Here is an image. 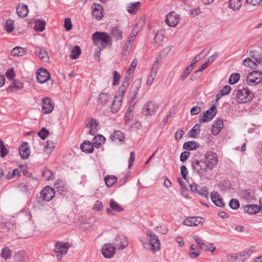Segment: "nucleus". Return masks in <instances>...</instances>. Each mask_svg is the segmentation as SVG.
<instances>
[{
    "label": "nucleus",
    "mask_w": 262,
    "mask_h": 262,
    "mask_svg": "<svg viewBox=\"0 0 262 262\" xmlns=\"http://www.w3.org/2000/svg\"><path fill=\"white\" fill-rule=\"evenodd\" d=\"M218 162L216 154L211 151H208L204 157L200 160H193L191 162V166L193 172L200 177H203L205 172L211 171L216 167Z\"/></svg>",
    "instance_id": "obj_1"
},
{
    "label": "nucleus",
    "mask_w": 262,
    "mask_h": 262,
    "mask_svg": "<svg viewBox=\"0 0 262 262\" xmlns=\"http://www.w3.org/2000/svg\"><path fill=\"white\" fill-rule=\"evenodd\" d=\"M92 38L96 46L101 45L105 48L112 45V38L106 33L96 32L92 35Z\"/></svg>",
    "instance_id": "obj_2"
},
{
    "label": "nucleus",
    "mask_w": 262,
    "mask_h": 262,
    "mask_svg": "<svg viewBox=\"0 0 262 262\" xmlns=\"http://www.w3.org/2000/svg\"><path fill=\"white\" fill-rule=\"evenodd\" d=\"M236 97L238 102L247 103L252 100L254 95L247 88H244L241 90H238Z\"/></svg>",
    "instance_id": "obj_3"
},
{
    "label": "nucleus",
    "mask_w": 262,
    "mask_h": 262,
    "mask_svg": "<svg viewBox=\"0 0 262 262\" xmlns=\"http://www.w3.org/2000/svg\"><path fill=\"white\" fill-rule=\"evenodd\" d=\"M262 80V73L258 71H253L249 73L247 77L248 85L254 86L259 83Z\"/></svg>",
    "instance_id": "obj_4"
},
{
    "label": "nucleus",
    "mask_w": 262,
    "mask_h": 262,
    "mask_svg": "<svg viewBox=\"0 0 262 262\" xmlns=\"http://www.w3.org/2000/svg\"><path fill=\"white\" fill-rule=\"evenodd\" d=\"M217 110L216 106L212 105L209 110L204 112L200 116L199 121L201 123L208 122L211 120L216 115Z\"/></svg>",
    "instance_id": "obj_5"
},
{
    "label": "nucleus",
    "mask_w": 262,
    "mask_h": 262,
    "mask_svg": "<svg viewBox=\"0 0 262 262\" xmlns=\"http://www.w3.org/2000/svg\"><path fill=\"white\" fill-rule=\"evenodd\" d=\"M158 106L151 101L147 102L143 105L142 108V114L146 118L155 115L156 113Z\"/></svg>",
    "instance_id": "obj_6"
},
{
    "label": "nucleus",
    "mask_w": 262,
    "mask_h": 262,
    "mask_svg": "<svg viewBox=\"0 0 262 262\" xmlns=\"http://www.w3.org/2000/svg\"><path fill=\"white\" fill-rule=\"evenodd\" d=\"M146 234L149 237L151 250L153 252L159 251L160 249V242L158 236L150 230H147Z\"/></svg>",
    "instance_id": "obj_7"
},
{
    "label": "nucleus",
    "mask_w": 262,
    "mask_h": 262,
    "mask_svg": "<svg viewBox=\"0 0 262 262\" xmlns=\"http://www.w3.org/2000/svg\"><path fill=\"white\" fill-rule=\"evenodd\" d=\"M71 247L69 243H64L57 242L55 244L54 251L56 253H60V255H57V257L58 259H61L62 255L66 254L67 252L68 249Z\"/></svg>",
    "instance_id": "obj_8"
},
{
    "label": "nucleus",
    "mask_w": 262,
    "mask_h": 262,
    "mask_svg": "<svg viewBox=\"0 0 262 262\" xmlns=\"http://www.w3.org/2000/svg\"><path fill=\"white\" fill-rule=\"evenodd\" d=\"M142 79L141 78L137 79L132 84L129 91V95L132 97L131 101H136L137 95L139 89L141 88Z\"/></svg>",
    "instance_id": "obj_9"
},
{
    "label": "nucleus",
    "mask_w": 262,
    "mask_h": 262,
    "mask_svg": "<svg viewBox=\"0 0 262 262\" xmlns=\"http://www.w3.org/2000/svg\"><path fill=\"white\" fill-rule=\"evenodd\" d=\"M180 21L179 15L175 12H170L165 18L166 24L171 27H174L178 25Z\"/></svg>",
    "instance_id": "obj_10"
},
{
    "label": "nucleus",
    "mask_w": 262,
    "mask_h": 262,
    "mask_svg": "<svg viewBox=\"0 0 262 262\" xmlns=\"http://www.w3.org/2000/svg\"><path fill=\"white\" fill-rule=\"evenodd\" d=\"M55 190L50 186L45 187L40 192L41 197L46 201H50L55 195Z\"/></svg>",
    "instance_id": "obj_11"
},
{
    "label": "nucleus",
    "mask_w": 262,
    "mask_h": 262,
    "mask_svg": "<svg viewBox=\"0 0 262 262\" xmlns=\"http://www.w3.org/2000/svg\"><path fill=\"white\" fill-rule=\"evenodd\" d=\"M36 78L39 83H43L50 79V74L47 70L40 68L36 72Z\"/></svg>",
    "instance_id": "obj_12"
},
{
    "label": "nucleus",
    "mask_w": 262,
    "mask_h": 262,
    "mask_svg": "<svg viewBox=\"0 0 262 262\" xmlns=\"http://www.w3.org/2000/svg\"><path fill=\"white\" fill-rule=\"evenodd\" d=\"M54 105L52 102V100L49 97L42 99V110L45 114L51 113L54 109Z\"/></svg>",
    "instance_id": "obj_13"
},
{
    "label": "nucleus",
    "mask_w": 262,
    "mask_h": 262,
    "mask_svg": "<svg viewBox=\"0 0 262 262\" xmlns=\"http://www.w3.org/2000/svg\"><path fill=\"white\" fill-rule=\"evenodd\" d=\"M115 247L111 244H106L102 247V253L105 257L111 258L116 253Z\"/></svg>",
    "instance_id": "obj_14"
},
{
    "label": "nucleus",
    "mask_w": 262,
    "mask_h": 262,
    "mask_svg": "<svg viewBox=\"0 0 262 262\" xmlns=\"http://www.w3.org/2000/svg\"><path fill=\"white\" fill-rule=\"evenodd\" d=\"M204 222V219L200 216L188 217L184 220L183 224L187 226H197Z\"/></svg>",
    "instance_id": "obj_15"
},
{
    "label": "nucleus",
    "mask_w": 262,
    "mask_h": 262,
    "mask_svg": "<svg viewBox=\"0 0 262 262\" xmlns=\"http://www.w3.org/2000/svg\"><path fill=\"white\" fill-rule=\"evenodd\" d=\"M92 15L98 20L101 19L103 16V7L101 4L94 3L93 6Z\"/></svg>",
    "instance_id": "obj_16"
},
{
    "label": "nucleus",
    "mask_w": 262,
    "mask_h": 262,
    "mask_svg": "<svg viewBox=\"0 0 262 262\" xmlns=\"http://www.w3.org/2000/svg\"><path fill=\"white\" fill-rule=\"evenodd\" d=\"M99 122L95 119H91L90 122L86 124V126L90 128L89 134L91 135H95L99 129Z\"/></svg>",
    "instance_id": "obj_17"
},
{
    "label": "nucleus",
    "mask_w": 262,
    "mask_h": 262,
    "mask_svg": "<svg viewBox=\"0 0 262 262\" xmlns=\"http://www.w3.org/2000/svg\"><path fill=\"white\" fill-rule=\"evenodd\" d=\"M211 199L216 206L220 207H224L225 206L223 199L217 192L213 191L211 193Z\"/></svg>",
    "instance_id": "obj_18"
},
{
    "label": "nucleus",
    "mask_w": 262,
    "mask_h": 262,
    "mask_svg": "<svg viewBox=\"0 0 262 262\" xmlns=\"http://www.w3.org/2000/svg\"><path fill=\"white\" fill-rule=\"evenodd\" d=\"M244 210L249 214H255L260 211V204H250L244 207Z\"/></svg>",
    "instance_id": "obj_19"
},
{
    "label": "nucleus",
    "mask_w": 262,
    "mask_h": 262,
    "mask_svg": "<svg viewBox=\"0 0 262 262\" xmlns=\"http://www.w3.org/2000/svg\"><path fill=\"white\" fill-rule=\"evenodd\" d=\"M19 153L20 157L23 159H26L29 157L30 154V151L27 143H24L20 146L19 148Z\"/></svg>",
    "instance_id": "obj_20"
},
{
    "label": "nucleus",
    "mask_w": 262,
    "mask_h": 262,
    "mask_svg": "<svg viewBox=\"0 0 262 262\" xmlns=\"http://www.w3.org/2000/svg\"><path fill=\"white\" fill-rule=\"evenodd\" d=\"M224 126L222 120L217 119L212 125V133L216 135L220 133Z\"/></svg>",
    "instance_id": "obj_21"
},
{
    "label": "nucleus",
    "mask_w": 262,
    "mask_h": 262,
    "mask_svg": "<svg viewBox=\"0 0 262 262\" xmlns=\"http://www.w3.org/2000/svg\"><path fill=\"white\" fill-rule=\"evenodd\" d=\"M24 87L23 83L20 82L18 80L14 79L11 82L9 87L7 88V91L11 92L14 91H19L22 89Z\"/></svg>",
    "instance_id": "obj_22"
},
{
    "label": "nucleus",
    "mask_w": 262,
    "mask_h": 262,
    "mask_svg": "<svg viewBox=\"0 0 262 262\" xmlns=\"http://www.w3.org/2000/svg\"><path fill=\"white\" fill-rule=\"evenodd\" d=\"M136 103V101H130L129 105L127 108L124 117V121L126 124L128 123L129 121L133 117V112L134 110V106Z\"/></svg>",
    "instance_id": "obj_23"
},
{
    "label": "nucleus",
    "mask_w": 262,
    "mask_h": 262,
    "mask_svg": "<svg viewBox=\"0 0 262 262\" xmlns=\"http://www.w3.org/2000/svg\"><path fill=\"white\" fill-rule=\"evenodd\" d=\"M94 147L93 143L88 140L84 141L80 145L81 150L88 153L93 152Z\"/></svg>",
    "instance_id": "obj_24"
},
{
    "label": "nucleus",
    "mask_w": 262,
    "mask_h": 262,
    "mask_svg": "<svg viewBox=\"0 0 262 262\" xmlns=\"http://www.w3.org/2000/svg\"><path fill=\"white\" fill-rule=\"evenodd\" d=\"M14 262H28V258L23 251L17 252L14 257Z\"/></svg>",
    "instance_id": "obj_25"
},
{
    "label": "nucleus",
    "mask_w": 262,
    "mask_h": 262,
    "mask_svg": "<svg viewBox=\"0 0 262 262\" xmlns=\"http://www.w3.org/2000/svg\"><path fill=\"white\" fill-rule=\"evenodd\" d=\"M111 98V95L104 91L102 92L98 96L99 102L102 105H106Z\"/></svg>",
    "instance_id": "obj_26"
},
{
    "label": "nucleus",
    "mask_w": 262,
    "mask_h": 262,
    "mask_svg": "<svg viewBox=\"0 0 262 262\" xmlns=\"http://www.w3.org/2000/svg\"><path fill=\"white\" fill-rule=\"evenodd\" d=\"M28 11V6L23 4L18 5L16 8L18 15L23 18L27 15Z\"/></svg>",
    "instance_id": "obj_27"
},
{
    "label": "nucleus",
    "mask_w": 262,
    "mask_h": 262,
    "mask_svg": "<svg viewBox=\"0 0 262 262\" xmlns=\"http://www.w3.org/2000/svg\"><path fill=\"white\" fill-rule=\"evenodd\" d=\"M199 146V144L195 141H188L183 144V148L187 150L196 149Z\"/></svg>",
    "instance_id": "obj_28"
},
{
    "label": "nucleus",
    "mask_w": 262,
    "mask_h": 262,
    "mask_svg": "<svg viewBox=\"0 0 262 262\" xmlns=\"http://www.w3.org/2000/svg\"><path fill=\"white\" fill-rule=\"evenodd\" d=\"M105 138L102 135L99 134L95 136L93 139V143L96 148H99V146L104 143Z\"/></svg>",
    "instance_id": "obj_29"
},
{
    "label": "nucleus",
    "mask_w": 262,
    "mask_h": 262,
    "mask_svg": "<svg viewBox=\"0 0 262 262\" xmlns=\"http://www.w3.org/2000/svg\"><path fill=\"white\" fill-rule=\"evenodd\" d=\"M228 6L234 11L238 10L242 6L241 0H230L228 2Z\"/></svg>",
    "instance_id": "obj_30"
},
{
    "label": "nucleus",
    "mask_w": 262,
    "mask_h": 262,
    "mask_svg": "<svg viewBox=\"0 0 262 262\" xmlns=\"http://www.w3.org/2000/svg\"><path fill=\"white\" fill-rule=\"evenodd\" d=\"M243 63L245 67L251 69H255L257 67V64L254 60V58L252 59L247 57L243 60Z\"/></svg>",
    "instance_id": "obj_31"
},
{
    "label": "nucleus",
    "mask_w": 262,
    "mask_h": 262,
    "mask_svg": "<svg viewBox=\"0 0 262 262\" xmlns=\"http://www.w3.org/2000/svg\"><path fill=\"white\" fill-rule=\"evenodd\" d=\"M133 42L127 40L122 49V53L124 56H127L129 54L132 49Z\"/></svg>",
    "instance_id": "obj_32"
},
{
    "label": "nucleus",
    "mask_w": 262,
    "mask_h": 262,
    "mask_svg": "<svg viewBox=\"0 0 262 262\" xmlns=\"http://www.w3.org/2000/svg\"><path fill=\"white\" fill-rule=\"evenodd\" d=\"M122 105V101H119L114 98V100L111 105V111L113 113H117L119 112Z\"/></svg>",
    "instance_id": "obj_33"
},
{
    "label": "nucleus",
    "mask_w": 262,
    "mask_h": 262,
    "mask_svg": "<svg viewBox=\"0 0 262 262\" xmlns=\"http://www.w3.org/2000/svg\"><path fill=\"white\" fill-rule=\"evenodd\" d=\"M111 35L116 40H120L122 38V31L118 27H115L112 28Z\"/></svg>",
    "instance_id": "obj_34"
},
{
    "label": "nucleus",
    "mask_w": 262,
    "mask_h": 262,
    "mask_svg": "<svg viewBox=\"0 0 262 262\" xmlns=\"http://www.w3.org/2000/svg\"><path fill=\"white\" fill-rule=\"evenodd\" d=\"M104 181L107 186L110 187L117 181V178L112 175L106 176L104 178Z\"/></svg>",
    "instance_id": "obj_35"
},
{
    "label": "nucleus",
    "mask_w": 262,
    "mask_h": 262,
    "mask_svg": "<svg viewBox=\"0 0 262 262\" xmlns=\"http://www.w3.org/2000/svg\"><path fill=\"white\" fill-rule=\"evenodd\" d=\"M46 22L45 20L38 19L35 23L34 29L36 31L42 32L45 29Z\"/></svg>",
    "instance_id": "obj_36"
},
{
    "label": "nucleus",
    "mask_w": 262,
    "mask_h": 262,
    "mask_svg": "<svg viewBox=\"0 0 262 262\" xmlns=\"http://www.w3.org/2000/svg\"><path fill=\"white\" fill-rule=\"evenodd\" d=\"M11 54L13 56H21L26 54V50L21 47H16L12 49Z\"/></svg>",
    "instance_id": "obj_37"
},
{
    "label": "nucleus",
    "mask_w": 262,
    "mask_h": 262,
    "mask_svg": "<svg viewBox=\"0 0 262 262\" xmlns=\"http://www.w3.org/2000/svg\"><path fill=\"white\" fill-rule=\"evenodd\" d=\"M81 49L79 46H75L72 49L70 58L73 59H77L81 54Z\"/></svg>",
    "instance_id": "obj_38"
},
{
    "label": "nucleus",
    "mask_w": 262,
    "mask_h": 262,
    "mask_svg": "<svg viewBox=\"0 0 262 262\" xmlns=\"http://www.w3.org/2000/svg\"><path fill=\"white\" fill-rule=\"evenodd\" d=\"M140 2L132 3L127 7V11L131 14H135L140 6Z\"/></svg>",
    "instance_id": "obj_39"
},
{
    "label": "nucleus",
    "mask_w": 262,
    "mask_h": 262,
    "mask_svg": "<svg viewBox=\"0 0 262 262\" xmlns=\"http://www.w3.org/2000/svg\"><path fill=\"white\" fill-rule=\"evenodd\" d=\"M110 206L111 208L114 211L121 212L123 210V208L115 202L114 200H111L110 202Z\"/></svg>",
    "instance_id": "obj_40"
},
{
    "label": "nucleus",
    "mask_w": 262,
    "mask_h": 262,
    "mask_svg": "<svg viewBox=\"0 0 262 262\" xmlns=\"http://www.w3.org/2000/svg\"><path fill=\"white\" fill-rule=\"evenodd\" d=\"M35 54L38 55L40 59L43 62H48L49 60V57L46 51H36Z\"/></svg>",
    "instance_id": "obj_41"
},
{
    "label": "nucleus",
    "mask_w": 262,
    "mask_h": 262,
    "mask_svg": "<svg viewBox=\"0 0 262 262\" xmlns=\"http://www.w3.org/2000/svg\"><path fill=\"white\" fill-rule=\"evenodd\" d=\"M190 256L191 258H193L197 257L200 255L198 248L196 245H191L189 250Z\"/></svg>",
    "instance_id": "obj_42"
},
{
    "label": "nucleus",
    "mask_w": 262,
    "mask_h": 262,
    "mask_svg": "<svg viewBox=\"0 0 262 262\" xmlns=\"http://www.w3.org/2000/svg\"><path fill=\"white\" fill-rule=\"evenodd\" d=\"M42 176L45 180L48 181L53 179V173L52 171L48 169H44L42 171Z\"/></svg>",
    "instance_id": "obj_43"
},
{
    "label": "nucleus",
    "mask_w": 262,
    "mask_h": 262,
    "mask_svg": "<svg viewBox=\"0 0 262 262\" xmlns=\"http://www.w3.org/2000/svg\"><path fill=\"white\" fill-rule=\"evenodd\" d=\"M200 124H196L189 131V136L190 137L195 138L198 134L200 132Z\"/></svg>",
    "instance_id": "obj_44"
},
{
    "label": "nucleus",
    "mask_w": 262,
    "mask_h": 262,
    "mask_svg": "<svg viewBox=\"0 0 262 262\" xmlns=\"http://www.w3.org/2000/svg\"><path fill=\"white\" fill-rule=\"evenodd\" d=\"M227 262H243V259L237 254H234L227 256Z\"/></svg>",
    "instance_id": "obj_45"
},
{
    "label": "nucleus",
    "mask_w": 262,
    "mask_h": 262,
    "mask_svg": "<svg viewBox=\"0 0 262 262\" xmlns=\"http://www.w3.org/2000/svg\"><path fill=\"white\" fill-rule=\"evenodd\" d=\"M119 239L120 240V244H116V246L118 250H123L127 246V242L125 237H119Z\"/></svg>",
    "instance_id": "obj_46"
},
{
    "label": "nucleus",
    "mask_w": 262,
    "mask_h": 262,
    "mask_svg": "<svg viewBox=\"0 0 262 262\" xmlns=\"http://www.w3.org/2000/svg\"><path fill=\"white\" fill-rule=\"evenodd\" d=\"M157 72L156 69L152 70L147 80V85H150L152 83L155 77L157 76Z\"/></svg>",
    "instance_id": "obj_47"
},
{
    "label": "nucleus",
    "mask_w": 262,
    "mask_h": 262,
    "mask_svg": "<svg viewBox=\"0 0 262 262\" xmlns=\"http://www.w3.org/2000/svg\"><path fill=\"white\" fill-rule=\"evenodd\" d=\"M9 152L8 150L5 146L2 140H0V155L2 158L5 157Z\"/></svg>",
    "instance_id": "obj_48"
},
{
    "label": "nucleus",
    "mask_w": 262,
    "mask_h": 262,
    "mask_svg": "<svg viewBox=\"0 0 262 262\" xmlns=\"http://www.w3.org/2000/svg\"><path fill=\"white\" fill-rule=\"evenodd\" d=\"M240 78V75L238 73H233L232 74L229 78V82L230 84H233L237 82Z\"/></svg>",
    "instance_id": "obj_49"
},
{
    "label": "nucleus",
    "mask_w": 262,
    "mask_h": 262,
    "mask_svg": "<svg viewBox=\"0 0 262 262\" xmlns=\"http://www.w3.org/2000/svg\"><path fill=\"white\" fill-rule=\"evenodd\" d=\"M126 91V90L119 88L115 96L114 99L122 101Z\"/></svg>",
    "instance_id": "obj_50"
},
{
    "label": "nucleus",
    "mask_w": 262,
    "mask_h": 262,
    "mask_svg": "<svg viewBox=\"0 0 262 262\" xmlns=\"http://www.w3.org/2000/svg\"><path fill=\"white\" fill-rule=\"evenodd\" d=\"M251 251V250L250 249H247L238 253L237 255L241 257V258L243 259V262H244L245 260L250 255L251 253L252 252Z\"/></svg>",
    "instance_id": "obj_51"
},
{
    "label": "nucleus",
    "mask_w": 262,
    "mask_h": 262,
    "mask_svg": "<svg viewBox=\"0 0 262 262\" xmlns=\"http://www.w3.org/2000/svg\"><path fill=\"white\" fill-rule=\"evenodd\" d=\"M229 205L231 208L236 210L239 207V202L237 200L232 199L229 202Z\"/></svg>",
    "instance_id": "obj_52"
},
{
    "label": "nucleus",
    "mask_w": 262,
    "mask_h": 262,
    "mask_svg": "<svg viewBox=\"0 0 262 262\" xmlns=\"http://www.w3.org/2000/svg\"><path fill=\"white\" fill-rule=\"evenodd\" d=\"M12 252L8 247H5L2 250V256L5 259L11 256Z\"/></svg>",
    "instance_id": "obj_53"
},
{
    "label": "nucleus",
    "mask_w": 262,
    "mask_h": 262,
    "mask_svg": "<svg viewBox=\"0 0 262 262\" xmlns=\"http://www.w3.org/2000/svg\"><path fill=\"white\" fill-rule=\"evenodd\" d=\"M50 132L45 127H42L38 133V136L42 140H45L47 136L49 135Z\"/></svg>",
    "instance_id": "obj_54"
},
{
    "label": "nucleus",
    "mask_w": 262,
    "mask_h": 262,
    "mask_svg": "<svg viewBox=\"0 0 262 262\" xmlns=\"http://www.w3.org/2000/svg\"><path fill=\"white\" fill-rule=\"evenodd\" d=\"M113 137L114 139L118 140L119 141H122L124 139L123 134L120 130L114 132Z\"/></svg>",
    "instance_id": "obj_55"
},
{
    "label": "nucleus",
    "mask_w": 262,
    "mask_h": 262,
    "mask_svg": "<svg viewBox=\"0 0 262 262\" xmlns=\"http://www.w3.org/2000/svg\"><path fill=\"white\" fill-rule=\"evenodd\" d=\"M20 171L18 169H14L12 172L10 171L6 175V178L8 180L11 179L17 176H19Z\"/></svg>",
    "instance_id": "obj_56"
},
{
    "label": "nucleus",
    "mask_w": 262,
    "mask_h": 262,
    "mask_svg": "<svg viewBox=\"0 0 262 262\" xmlns=\"http://www.w3.org/2000/svg\"><path fill=\"white\" fill-rule=\"evenodd\" d=\"M6 26V31L9 33L11 32L14 29L13 20L11 19L7 20Z\"/></svg>",
    "instance_id": "obj_57"
},
{
    "label": "nucleus",
    "mask_w": 262,
    "mask_h": 262,
    "mask_svg": "<svg viewBox=\"0 0 262 262\" xmlns=\"http://www.w3.org/2000/svg\"><path fill=\"white\" fill-rule=\"evenodd\" d=\"M192 70L193 69H191V67H188L187 66L183 72V74L181 78V80L184 81L186 79L187 77L190 74Z\"/></svg>",
    "instance_id": "obj_58"
},
{
    "label": "nucleus",
    "mask_w": 262,
    "mask_h": 262,
    "mask_svg": "<svg viewBox=\"0 0 262 262\" xmlns=\"http://www.w3.org/2000/svg\"><path fill=\"white\" fill-rule=\"evenodd\" d=\"M137 62H138L136 59H134L132 61L131 65L130 66L129 69L127 71L128 76H131L133 74L134 72V69L136 67Z\"/></svg>",
    "instance_id": "obj_59"
},
{
    "label": "nucleus",
    "mask_w": 262,
    "mask_h": 262,
    "mask_svg": "<svg viewBox=\"0 0 262 262\" xmlns=\"http://www.w3.org/2000/svg\"><path fill=\"white\" fill-rule=\"evenodd\" d=\"M129 76L127 77V76H126L125 77V78H124V80H123L121 85H120V86L119 88L126 91L127 88L129 85Z\"/></svg>",
    "instance_id": "obj_60"
},
{
    "label": "nucleus",
    "mask_w": 262,
    "mask_h": 262,
    "mask_svg": "<svg viewBox=\"0 0 262 262\" xmlns=\"http://www.w3.org/2000/svg\"><path fill=\"white\" fill-rule=\"evenodd\" d=\"M120 79V75L116 71H114V80L113 84L114 85H118Z\"/></svg>",
    "instance_id": "obj_61"
},
{
    "label": "nucleus",
    "mask_w": 262,
    "mask_h": 262,
    "mask_svg": "<svg viewBox=\"0 0 262 262\" xmlns=\"http://www.w3.org/2000/svg\"><path fill=\"white\" fill-rule=\"evenodd\" d=\"M164 39V36L162 34L157 33L156 34L155 36V43H159L160 42L163 41Z\"/></svg>",
    "instance_id": "obj_62"
},
{
    "label": "nucleus",
    "mask_w": 262,
    "mask_h": 262,
    "mask_svg": "<svg viewBox=\"0 0 262 262\" xmlns=\"http://www.w3.org/2000/svg\"><path fill=\"white\" fill-rule=\"evenodd\" d=\"M207 51L204 50L202 51L199 54L196 55L194 59L197 61H199L201 60L202 58H203L205 56L207 55Z\"/></svg>",
    "instance_id": "obj_63"
},
{
    "label": "nucleus",
    "mask_w": 262,
    "mask_h": 262,
    "mask_svg": "<svg viewBox=\"0 0 262 262\" xmlns=\"http://www.w3.org/2000/svg\"><path fill=\"white\" fill-rule=\"evenodd\" d=\"M103 208V205L101 202L99 201H97L93 207V209L99 211H100Z\"/></svg>",
    "instance_id": "obj_64"
}]
</instances>
